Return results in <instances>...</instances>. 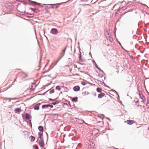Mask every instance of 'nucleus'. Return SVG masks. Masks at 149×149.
I'll return each mask as SVG.
<instances>
[{"instance_id":"13","label":"nucleus","mask_w":149,"mask_h":149,"mask_svg":"<svg viewBox=\"0 0 149 149\" xmlns=\"http://www.w3.org/2000/svg\"><path fill=\"white\" fill-rule=\"evenodd\" d=\"M95 132H96L97 134L98 133V130H96L95 129H94V130H93V132L92 133V134H93L94 135H95Z\"/></svg>"},{"instance_id":"19","label":"nucleus","mask_w":149,"mask_h":149,"mask_svg":"<svg viewBox=\"0 0 149 149\" xmlns=\"http://www.w3.org/2000/svg\"><path fill=\"white\" fill-rule=\"evenodd\" d=\"M34 109L35 110H38L39 109V107L38 106H37L34 107Z\"/></svg>"},{"instance_id":"27","label":"nucleus","mask_w":149,"mask_h":149,"mask_svg":"<svg viewBox=\"0 0 149 149\" xmlns=\"http://www.w3.org/2000/svg\"><path fill=\"white\" fill-rule=\"evenodd\" d=\"M33 3H35V4H38V3H37V2H33Z\"/></svg>"},{"instance_id":"24","label":"nucleus","mask_w":149,"mask_h":149,"mask_svg":"<svg viewBox=\"0 0 149 149\" xmlns=\"http://www.w3.org/2000/svg\"><path fill=\"white\" fill-rule=\"evenodd\" d=\"M88 94V92H84L83 93V94H84V95H86V94Z\"/></svg>"},{"instance_id":"33","label":"nucleus","mask_w":149,"mask_h":149,"mask_svg":"<svg viewBox=\"0 0 149 149\" xmlns=\"http://www.w3.org/2000/svg\"><path fill=\"white\" fill-rule=\"evenodd\" d=\"M148 130H149V127H148Z\"/></svg>"},{"instance_id":"28","label":"nucleus","mask_w":149,"mask_h":149,"mask_svg":"<svg viewBox=\"0 0 149 149\" xmlns=\"http://www.w3.org/2000/svg\"><path fill=\"white\" fill-rule=\"evenodd\" d=\"M53 104H56V102H55L54 103H53Z\"/></svg>"},{"instance_id":"10","label":"nucleus","mask_w":149,"mask_h":149,"mask_svg":"<svg viewBox=\"0 0 149 149\" xmlns=\"http://www.w3.org/2000/svg\"><path fill=\"white\" fill-rule=\"evenodd\" d=\"M51 33L52 34H56V29H52L51 31Z\"/></svg>"},{"instance_id":"16","label":"nucleus","mask_w":149,"mask_h":149,"mask_svg":"<svg viewBox=\"0 0 149 149\" xmlns=\"http://www.w3.org/2000/svg\"><path fill=\"white\" fill-rule=\"evenodd\" d=\"M104 99V102L105 103L106 102H107L109 101L108 98L106 97V96H105Z\"/></svg>"},{"instance_id":"17","label":"nucleus","mask_w":149,"mask_h":149,"mask_svg":"<svg viewBox=\"0 0 149 149\" xmlns=\"http://www.w3.org/2000/svg\"><path fill=\"white\" fill-rule=\"evenodd\" d=\"M102 89L100 88H97V92L100 93L102 91Z\"/></svg>"},{"instance_id":"30","label":"nucleus","mask_w":149,"mask_h":149,"mask_svg":"<svg viewBox=\"0 0 149 149\" xmlns=\"http://www.w3.org/2000/svg\"><path fill=\"white\" fill-rule=\"evenodd\" d=\"M82 84H83V85H85V84H84V83H82Z\"/></svg>"},{"instance_id":"26","label":"nucleus","mask_w":149,"mask_h":149,"mask_svg":"<svg viewBox=\"0 0 149 149\" xmlns=\"http://www.w3.org/2000/svg\"><path fill=\"white\" fill-rule=\"evenodd\" d=\"M31 10L35 12V10H36L35 9H34L33 8H31Z\"/></svg>"},{"instance_id":"22","label":"nucleus","mask_w":149,"mask_h":149,"mask_svg":"<svg viewBox=\"0 0 149 149\" xmlns=\"http://www.w3.org/2000/svg\"><path fill=\"white\" fill-rule=\"evenodd\" d=\"M54 90L52 89V90L50 91L49 92H50V93H54Z\"/></svg>"},{"instance_id":"12","label":"nucleus","mask_w":149,"mask_h":149,"mask_svg":"<svg viewBox=\"0 0 149 149\" xmlns=\"http://www.w3.org/2000/svg\"><path fill=\"white\" fill-rule=\"evenodd\" d=\"M38 130L41 132H43V128L42 126H39L38 128Z\"/></svg>"},{"instance_id":"25","label":"nucleus","mask_w":149,"mask_h":149,"mask_svg":"<svg viewBox=\"0 0 149 149\" xmlns=\"http://www.w3.org/2000/svg\"><path fill=\"white\" fill-rule=\"evenodd\" d=\"M81 1L86 2L88 1V0H81Z\"/></svg>"},{"instance_id":"7","label":"nucleus","mask_w":149,"mask_h":149,"mask_svg":"<svg viewBox=\"0 0 149 149\" xmlns=\"http://www.w3.org/2000/svg\"><path fill=\"white\" fill-rule=\"evenodd\" d=\"M105 95L104 93H101L99 94L98 95V97L99 98H102Z\"/></svg>"},{"instance_id":"6","label":"nucleus","mask_w":149,"mask_h":149,"mask_svg":"<svg viewBox=\"0 0 149 149\" xmlns=\"http://www.w3.org/2000/svg\"><path fill=\"white\" fill-rule=\"evenodd\" d=\"M25 119L26 120H30V119L31 118V117L28 113H26L25 114Z\"/></svg>"},{"instance_id":"1","label":"nucleus","mask_w":149,"mask_h":149,"mask_svg":"<svg viewBox=\"0 0 149 149\" xmlns=\"http://www.w3.org/2000/svg\"><path fill=\"white\" fill-rule=\"evenodd\" d=\"M139 95L140 97L142 100V101L143 103H144L146 101V99L142 94V92L141 91H139Z\"/></svg>"},{"instance_id":"5","label":"nucleus","mask_w":149,"mask_h":149,"mask_svg":"<svg viewBox=\"0 0 149 149\" xmlns=\"http://www.w3.org/2000/svg\"><path fill=\"white\" fill-rule=\"evenodd\" d=\"M73 90L76 91H78L80 90V87L78 86H76L74 87Z\"/></svg>"},{"instance_id":"2","label":"nucleus","mask_w":149,"mask_h":149,"mask_svg":"<svg viewBox=\"0 0 149 149\" xmlns=\"http://www.w3.org/2000/svg\"><path fill=\"white\" fill-rule=\"evenodd\" d=\"M40 139L39 141V144L40 146L42 148L44 147V143L43 141V139L42 137H40Z\"/></svg>"},{"instance_id":"20","label":"nucleus","mask_w":149,"mask_h":149,"mask_svg":"<svg viewBox=\"0 0 149 149\" xmlns=\"http://www.w3.org/2000/svg\"><path fill=\"white\" fill-rule=\"evenodd\" d=\"M42 133L41 132L38 133V135L40 137H41V136L42 135Z\"/></svg>"},{"instance_id":"29","label":"nucleus","mask_w":149,"mask_h":149,"mask_svg":"<svg viewBox=\"0 0 149 149\" xmlns=\"http://www.w3.org/2000/svg\"><path fill=\"white\" fill-rule=\"evenodd\" d=\"M56 104H57V103H58V101H56Z\"/></svg>"},{"instance_id":"11","label":"nucleus","mask_w":149,"mask_h":149,"mask_svg":"<svg viewBox=\"0 0 149 149\" xmlns=\"http://www.w3.org/2000/svg\"><path fill=\"white\" fill-rule=\"evenodd\" d=\"M30 140L31 142H33L35 140V137L32 136H31L30 137Z\"/></svg>"},{"instance_id":"32","label":"nucleus","mask_w":149,"mask_h":149,"mask_svg":"<svg viewBox=\"0 0 149 149\" xmlns=\"http://www.w3.org/2000/svg\"><path fill=\"white\" fill-rule=\"evenodd\" d=\"M80 144H79L78 146H80Z\"/></svg>"},{"instance_id":"3","label":"nucleus","mask_w":149,"mask_h":149,"mask_svg":"<svg viewBox=\"0 0 149 149\" xmlns=\"http://www.w3.org/2000/svg\"><path fill=\"white\" fill-rule=\"evenodd\" d=\"M127 123L128 124L131 125L133 123H134V121L131 120H127L126 121Z\"/></svg>"},{"instance_id":"18","label":"nucleus","mask_w":149,"mask_h":149,"mask_svg":"<svg viewBox=\"0 0 149 149\" xmlns=\"http://www.w3.org/2000/svg\"><path fill=\"white\" fill-rule=\"evenodd\" d=\"M33 148L34 149H39L38 147L36 145H34L33 146Z\"/></svg>"},{"instance_id":"31","label":"nucleus","mask_w":149,"mask_h":149,"mask_svg":"<svg viewBox=\"0 0 149 149\" xmlns=\"http://www.w3.org/2000/svg\"><path fill=\"white\" fill-rule=\"evenodd\" d=\"M56 33H57V32H58V31H57V30H56Z\"/></svg>"},{"instance_id":"9","label":"nucleus","mask_w":149,"mask_h":149,"mask_svg":"<svg viewBox=\"0 0 149 149\" xmlns=\"http://www.w3.org/2000/svg\"><path fill=\"white\" fill-rule=\"evenodd\" d=\"M21 109L19 108H17L15 110V111L16 113H19L21 112Z\"/></svg>"},{"instance_id":"8","label":"nucleus","mask_w":149,"mask_h":149,"mask_svg":"<svg viewBox=\"0 0 149 149\" xmlns=\"http://www.w3.org/2000/svg\"><path fill=\"white\" fill-rule=\"evenodd\" d=\"M49 107L52 108L53 107V106L52 105L50 104L43 105L42 106V108L48 107Z\"/></svg>"},{"instance_id":"4","label":"nucleus","mask_w":149,"mask_h":149,"mask_svg":"<svg viewBox=\"0 0 149 149\" xmlns=\"http://www.w3.org/2000/svg\"><path fill=\"white\" fill-rule=\"evenodd\" d=\"M95 146V144L93 143H91L88 146V148L90 149H93L94 148Z\"/></svg>"},{"instance_id":"14","label":"nucleus","mask_w":149,"mask_h":149,"mask_svg":"<svg viewBox=\"0 0 149 149\" xmlns=\"http://www.w3.org/2000/svg\"><path fill=\"white\" fill-rule=\"evenodd\" d=\"M78 97H74L72 99V101L73 102H76L77 101Z\"/></svg>"},{"instance_id":"21","label":"nucleus","mask_w":149,"mask_h":149,"mask_svg":"<svg viewBox=\"0 0 149 149\" xmlns=\"http://www.w3.org/2000/svg\"><path fill=\"white\" fill-rule=\"evenodd\" d=\"M61 89V88L60 86H56V89H58V90H60Z\"/></svg>"},{"instance_id":"15","label":"nucleus","mask_w":149,"mask_h":149,"mask_svg":"<svg viewBox=\"0 0 149 149\" xmlns=\"http://www.w3.org/2000/svg\"><path fill=\"white\" fill-rule=\"evenodd\" d=\"M98 76L100 77H102L103 76V72L102 71L101 73H100L98 74Z\"/></svg>"},{"instance_id":"23","label":"nucleus","mask_w":149,"mask_h":149,"mask_svg":"<svg viewBox=\"0 0 149 149\" xmlns=\"http://www.w3.org/2000/svg\"><path fill=\"white\" fill-rule=\"evenodd\" d=\"M66 50V49H63V55L62 56H61V58L62 57H63V56L64 55V54H65V51Z\"/></svg>"}]
</instances>
